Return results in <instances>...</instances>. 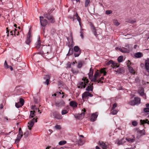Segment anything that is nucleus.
Here are the masks:
<instances>
[{
	"mask_svg": "<svg viewBox=\"0 0 149 149\" xmlns=\"http://www.w3.org/2000/svg\"><path fill=\"white\" fill-rule=\"evenodd\" d=\"M45 18H47L49 21V22L52 23H53L55 22L54 17L50 13H45L44 15Z\"/></svg>",
	"mask_w": 149,
	"mask_h": 149,
	"instance_id": "obj_3",
	"label": "nucleus"
},
{
	"mask_svg": "<svg viewBox=\"0 0 149 149\" xmlns=\"http://www.w3.org/2000/svg\"><path fill=\"white\" fill-rule=\"evenodd\" d=\"M35 112V110H33V111H30V114L29 116V118H32L34 117L35 116L34 113Z\"/></svg>",
	"mask_w": 149,
	"mask_h": 149,
	"instance_id": "obj_30",
	"label": "nucleus"
},
{
	"mask_svg": "<svg viewBox=\"0 0 149 149\" xmlns=\"http://www.w3.org/2000/svg\"><path fill=\"white\" fill-rule=\"evenodd\" d=\"M117 113V111L116 110H114L112 112V114L113 115L116 114Z\"/></svg>",
	"mask_w": 149,
	"mask_h": 149,
	"instance_id": "obj_56",
	"label": "nucleus"
},
{
	"mask_svg": "<svg viewBox=\"0 0 149 149\" xmlns=\"http://www.w3.org/2000/svg\"><path fill=\"white\" fill-rule=\"evenodd\" d=\"M31 34L30 30H29L27 34L26 40L25 41L26 43L28 45H29L31 41Z\"/></svg>",
	"mask_w": 149,
	"mask_h": 149,
	"instance_id": "obj_8",
	"label": "nucleus"
},
{
	"mask_svg": "<svg viewBox=\"0 0 149 149\" xmlns=\"http://www.w3.org/2000/svg\"><path fill=\"white\" fill-rule=\"evenodd\" d=\"M93 84H92L91 85L88 86L86 88V90L88 91H92L93 89Z\"/></svg>",
	"mask_w": 149,
	"mask_h": 149,
	"instance_id": "obj_24",
	"label": "nucleus"
},
{
	"mask_svg": "<svg viewBox=\"0 0 149 149\" xmlns=\"http://www.w3.org/2000/svg\"><path fill=\"white\" fill-rule=\"evenodd\" d=\"M4 67L6 69L9 68V65L7 64L6 61H5L4 63Z\"/></svg>",
	"mask_w": 149,
	"mask_h": 149,
	"instance_id": "obj_43",
	"label": "nucleus"
},
{
	"mask_svg": "<svg viewBox=\"0 0 149 149\" xmlns=\"http://www.w3.org/2000/svg\"><path fill=\"white\" fill-rule=\"evenodd\" d=\"M37 122V119H35L34 118H33L32 120L30 121L29 123H28V127L29 130H31V128L33 126L35 122Z\"/></svg>",
	"mask_w": 149,
	"mask_h": 149,
	"instance_id": "obj_9",
	"label": "nucleus"
},
{
	"mask_svg": "<svg viewBox=\"0 0 149 149\" xmlns=\"http://www.w3.org/2000/svg\"><path fill=\"white\" fill-rule=\"evenodd\" d=\"M71 71L72 73L74 74H77L79 73V70L77 69H72Z\"/></svg>",
	"mask_w": 149,
	"mask_h": 149,
	"instance_id": "obj_31",
	"label": "nucleus"
},
{
	"mask_svg": "<svg viewBox=\"0 0 149 149\" xmlns=\"http://www.w3.org/2000/svg\"><path fill=\"white\" fill-rule=\"evenodd\" d=\"M145 66L146 70L149 73V58H148L145 61Z\"/></svg>",
	"mask_w": 149,
	"mask_h": 149,
	"instance_id": "obj_17",
	"label": "nucleus"
},
{
	"mask_svg": "<svg viewBox=\"0 0 149 149\" xmlns=\"http://www.w3.org/2000/svg\"><path fill=\"white\" fill-rule=\"evenodd\" d=\"M35 106H32V109L33 110H34L35 109H36V110H37L38 111V112H40V110H39V109H37V108H35Z\"/></svg>",
	"mask_w": 149,
	"mask_h": 149,
	"instance_id": "obj_53",
	"label": "nucleus"
},
{
	"mask_svg": "<svg viewBox=\"0 0 149 149\" xmlns=\"http://www.w3.org/2000/svg\"><path fill=\"white\" fill-rule=\"evenodd\" d=\"M86 110L85 109L82 110L83 112L80 114H78V115L77 116V118L79 119H81L83 118L84 116V113L86 112Z\"/></svg>",
	"mask_w": 149,
	"mask_h": 149,
	"instance_id": "obj_16",
	"label": "nucleus"
},
{
	"mask_svg": "<svg viewBox=\"0 0 149 149\" xmlns=\"http://www.w3.org/2000/svg\"><path fill=\"white\" fill-rule=\"evenodd\" d=\"M56 106L58 107L61 108L65 106V103L63 100H61L59 102H56Z\"/></svg>",
	"mask_w": 149,
	"mask_h": 149,
	"instance_id": "obj_13",
	"label": "nucleus"
},
{
	"mask_svg": "<svg viewBox=\"0 0 149 149\" xmlns=\"http://www.w3.org/2000/svg\"><path fill=\"white\" fill-rule=\"evenodd\" d=\"M144 111L145 112H149V108H145L144 109Z\"/></svg>",
	"mask_w": 149,
	"mask_h": 149,
	"instance_id": "obj_54",
	"label": "nucleus"
},
{
	"mask_svg": "<svg viewBox=\"0 0 149 149\" xmlns=\"http://www.w3.org/2000/svg\"><path fill=\"white\" fill-rule=\"evenodd\" d=\"M123 56H119L118 58V61L119 62H121L123 60Z\"/></svg>",
	"mask_w": 149,
	"mask_h": 149,
	"instance_id": "obj_36",
	"label": "nucleus"
},
{
	"mask_svg": "<svg viewBox=\"0 0 149 149\" xmlns=\"http://www.w3.org/2000/svg\"><path fill=\"white\" fill-rule=\"evenodd\" d=\"M131 19H127L126 20V22H127L129 23V22L131 21Z\"/></svg>",
	"mask_w": 149,
	"mask_h": 149,
	"instance_id": "obj_63",
	"label": "nucleus"
},
{
	"mask_svg": "<svg viewBox=\"0 0 149 149\" xmlns=\"http://www.w3.org/2000/svg\"><path fill=\"white\" fill-rule=\"evenodd\" d=\"M73 49L74 56L75 57L79 56L81 53V50L79 47L77 46H75Z\"/></svg>",
	"mask_w": 149,
	"mask_h": 149,
	"instance_id": "obj_5",
	"label": "nucleus"
},
{
	"mask_svg": "<svg viewBox=\"0 0 149 149\" xmlns=\"http://www.w3.org/2000/svg\"><path fill=\"white\" fill-rule=\"evenodd\" d=\"M24 100L22 98H20L19 99V103L21 104V106L19 107H22L24 104Z\"/></svg>",
	"mask_w": 149,
	"mask_h": 149,
	"instance_id": "obj_35",
	"label": "nucleus"
},
{
	"mask_svg": "<svg viewBox=\"0 0 149 149\" xmlns=\"http://www.w3.org/2000/svg\"><path fill=\"white\" fill-rule=\"evenodd\" d=\"M83 82H79L77 85V87L81 89L84 88L86 87L87 84L89 82L88 79L86 77H84L82 79Z\"/></svg>",
	"mask_w": 149,
	"mask_h": 149,
	"instance_id": "obj_2",
	"label": "nucleus"
},
{
	"mask_svg": "<svg viewBox=\"0 0 149 149\" xmlns=\"http://www.w3.org/2000/svg\"><path fill=\"white\" fill-rule=\"evenodd\" d=\"M116 49H118L121 52L124 53H128L129 52V49H127V48L123 47L121 48H118L116 47Z\"/></svg>",
	"mask_w": 149,
	"mask_h": 149,
	"instance_id": "obj_14",
	"label": "nucleus"
},
{
	"mask_svg": "<svg viewBox=\"0 0 149 149\" xmlns=\"http://www.w3.org/2000/svg\"><path fill=\"white\" fill-rule=\"evenodd\" d=\"M110 64H112L111 66L112 68H116L119 67V66L118 65L117 63L115 62L112 60L109 61L107 63V65H110Z\"/></svg>",
	"mask_w": 149,
	"mask_h": 149,
	"instance_id": "obj_6",
	"label": "nucleus"
},
{
	"mask_svg": "<svg viewBox=\"0 0 149 149\" xmlns=\"http://www.w3.org/2000/svg\"><path fill=\"white\" fill-rule=\"evenodd\" d=\"M140 124L141 125H143L145 123H148L149 125V121L148 119H146V120H140Z\"/></svg>",
	"mask_w": 149,
	"mask_h": 149,
	"instance_id": "obj_26",
	"label": "nucleus"
},
{
	"mask_svg": "<svg viewBox=\"0 0 149 149\" xmlns=\"http://www.w3.org/2000/svg\"><path fill=\"white\" fill-rule=\"evenodd\" d=\"M136 21L135 20H132V19L131 20V21L129 22V23L131 24H133L135 23L136 22Z\"/></svg>",
	"mask_w": 149,
	"mask_h": 149,
	"instance_id": "obj_60",
	"label": "nucleus"
},
{
	"mask_svg": "<svg viewBox=\"0 0 149 149\" xmlns=\"http://www.w3.org/2000/svg\"><path fill=\"white\" fill-rule=\"evenodd\" d=\"M29 134V132L27 130L24 133V135L25 138H27Z\"/></svg>",
	"mask_w": 149,
	"mask_h": 149,
	"instance_id": "obj_34",
	"label": "nucleus"
},
{
	"mask_svg": "<svg viewBox=\"0 0 149 149\" xmlns=\"http://www.w3.org/2000/svg\"><path fill=\"white\" fill-rule=\"evenodd\" d=\"M40 18L41 25L43 26H45L47 23V21L45 19H44V17L42 16H40Z\"/></svg>",
	"mask_w": 149,
	"mask_h": 149,
	"instance_id": "obj_7",
	"label": "nucleus"
},
{
	"mask_svg": "<svg viewBox=\"0 0 149 149\" xmlns=\"http://www.w3.org/2000/svg\"><path fill=\"white\" fill-rule=\"evenodd\" d=\"M145 133V131L143 130H141L139 131V133L141 134H144Z\"/></svg>",
	"mask_w": 149,
	"mask_h": 149,
	"instance_id": "obj_59",
	"label": "nucleus"
},
{
	"mask_svg": "<svg viewBox=\"0 0 149 149\" xmlns=\"http://www.w3.org/2000/svg\"><path fill=\"white\" fill-rule=\"evenodd\" d=\"M20 134L23 135V132L21 128L19 129V133Z\"/></svg>",
	"mask_w": 149,
	"mask_h": 149,
	"instance_id": "obj_58",
	"label": "nucleus"
},
{
	"mask_svg": "<svg viewBox=\"0 0 149 149\" xmlns=\"http://www.w3.org/2000/svg\"><path fill=\"white\" fill-rule=\"evenodd\" d=\"M132 125L134 126H136L137 125V123L136 121H133L132 122Z\"/></svg>",
	"mask_w": 149,
	"mask_h": 149,
	"instance_id": "obj_52",
	"label": "nucleus"
},
{
	"mask_svg": "<svg viewBox=\"0 0 149 149\" xmlns=\"http://www.w3.org/2000/svg\"><path fill=\"white\" fill-rule=\"evenodd\" d=\"M53 115L54 118H57L58 119H61L62 118L61 115L57 112H54L53 113Z\"/></svg>",
	"mask_w": 149,
	"mask_h": 149,
	"instance_id": "obj_19",
	"label": "nucleus"
},
{
	"mask_svg": "<svg viewBox=\"0 0 149 149\" xmlns=\"http://www.w3.org/2000/svg\"><path fill=\"white\" fill-rule=\"evenodd\" d=\"M54 128L57 130H61V127L60 125H56L54 126Z\"/></svg>",
	"mask_w": 149,
	"mask_h": 149,
	"instance_id": "obj_48",
	"label": "nucleus"
},
{
	"mask_svg": "<svg viewBox=\"0 0 149 149\" xmlns=\"http://www.w3.org/2000/svg\"><path fill=\"white\" fill-rule=\"evenodd\" d=\"M125 141L124 140V139H122L120 140H119L118 142V144L119 145H121L124 143L125 142Z\"/></svg>",
	"mask_w": 149,
	"mask_h": 149,
	"instance_id": "obj_33",
	"label": "nucleus"
},
{
	"mask_svg": "<svg viewBox=\"0 0 149 149\" xmlns=\"http://www.w3.org/2000/svg\"><path fill=\"white\" fill-rule=\"evenodd\" d=\"M77 137L75 136L73 137V139L74 141L77 143L79 145L81 146L83 144L82 139L80 138L77 139Z\"/></svg>",
	"mask_w": 149,
	"mask_h": 149,
	"instance_id": "obj_10",
	"label": "nucleus"
},
{
	"mask_svg": "<svg viewBox=\"0 0 149 149\" xmlns=\"http://www.w3.org/2000/svg\"><path fill=\"white\" fill-rule=\"evenodd\" d=\"M93 96V95L91 94L89 92L86 91L82 94V98L83 99L86 98L88 96L91 97Z\"/></svg>",
	"mask_w": 149,
	"mask_h": 149,
	"instance_id": "obj_12",
	"label": "nucleus"
},
{
	"mask_svg": "<svg viewBox=\"0 0 149 149\" xmlns=\"http://www.w3.org/2000/svg\"><path fill=\"white\" fill-rule=\"evenodd\" d=\"M37 46L36 47L38 48L39 50H41L40 53L42 54H45V56L48 59H51L53 58L52 56H49L47 54L49 53L51 51V47L49 45L48 46L43 45L42 46L40 45V37L38 36V40L36 42Z\"/></svg>",
	"mask_w": 149,
	"mask_h": 149,
	"instance_id": "obj_1",
	"label": "nucleus"
},
{
	"mask_svg": "<svg viewBox=\"0 0 149 149\" xmlns=\"http://www.w3.org/2000/svg\"><path fill=\"white\" fill-rule=\"evenodd\" d=\"M143 54L140 52L136 53L134 54L135 57L136 58H140L143 56Z\"/></svg>",
	"mask_w": 149,
	"mask_h": 149,
	"instance_id": "obj_23",
	"label": "nucleus"
},
{
	"mask_svg": "<svg viewBox=\"0 0 149 149\" xmlns=\"http://www.w3.org/2000/svg\"><path fill=\"white\" fill-rule=\"evenodd\" d=\"M75 15L74 14L73 16L69 15L68 16V17L71 19H72L73 21H74L75 19Z\"/></svg>",
	"mask_w": 149,
	"mask_h": 149,
	"instance_id": "obj_40",
	"label": "nucleus"
},
{
	"mask_svg": "<svg viewBox=\"0 0 149 149\" xmlns=\"http://www.w3.org/2000/svg\"><path fill=\"white\" fill-rule=\"evenodd\" d=\"M99 143L103 149H106V146L105 144L102 141H99Z\"/></svg>",
	"mask_w": 149,
	"mask_h": 149,
	"instance_id": "obj_28",
	"label": "nucleus"
},
{
	"mask_svg": "<svg viewBox=\"0 0 149 149\" xmlns=\"http://www.w3.org/2000/svg\"><path fill=\"white\" fill-rule=\"evenodd\" d=\"M116 72H117L119 74H121L123 72V68H120L117 69Z\"/></svg>",
	"mask_w": 149,
	"mask_h": 149,
	"instance_id": "obj_32",
	"label": "nucleus"
},
{
	"mask_svg": "<svg viewBox=\"0 0 149 149\" xmlns=\"http://www.w3.org/2000/svg\"><path fill=\"white\" fill-rule=\"evenodd\" d=\"M112 12L111 10H107L106 11V14L108 15L111 13Z\"/></svg>",
	"mask_w": 149,
	"mask_h": 149,
	"instance_id": "obj_51",
	"label": "nucleus"
},
{
	"mask_svg": "<svg viewBox=\"0 0 149 149\" xmlns=\"http://www.w3.org/2000/svg\"><path fill=\"white\" fill-rule=\"evenodd\" d=\"M128 68L130 72H131L132 73H134V70L133 68L130 66V65H128Z\"/></svg>",
	"mask_w": 149,
	"mask_h": 149,
	"instance_id": "obj_29",
	"label": "nucleus"
},
{
	"mask_svg": "<svg viewBox=\"0 0 149 149\" xmlns=\"http://www.w3.org/2000/svg\"><path fill=\"white\" fill-rule=\"evenodd\" d=\"M133 138H131L130 137H127L125 138V140L129 143H133L135 141V137L134 135H132Z\"/></svg>",
	"mask_w": 149,
	"mask_h": 149,
	"instance_id": "obj_20",
	"label": "nucleus"
},
{
	"mask_svg": "<svg viewBox=\"0 0 149 149\" xmlns=\"http://www.w3.org/2000/svg\"><path fill=\"white\" fill-rule=\"evenodd\" d=\"M66 143V141H60L59 142L58 144L60 145H63Z\"/></svg>",
	"mask_w": 149,
	"mask_h": 149,
	"instance_id": "obj_39",
	"label": "nucleus"
},
{
	"mask_svg": "<svg viewBox=\"0 0 149 149\" xmlns=\"http://www.w3.org/2000/svg\"><path fill=\"white\" fill-rule=\"evenodd\" d=\"M77 103L74 101H71L70 103V105L72 107H75L77 106Z\"/></svg>",
	"mask_w": 149,
	"mask_h": 149,
	"instance_id": "obj_22",
	"label": "nucleus"
},
{
	"mask_svg": "<svg viewBox=\"0 0 149 149\" xmlns=\"http://www.w3.org/2000/svg\"><path fill=\"white\" fill-rule=\"evenodd\" d=\"M90 2V0H85V6L86 7H87Z\"/></svg>",
	"mask_w": 149,
	"mask_h": 149,
	"instance_id": "obj_37",
	"label": "nucleus"
},
{
	"mask_svg": "<svg viewBox=\"0 0 149 149\" xmlns=\"http://www.w3.org/2000/svg\"><path fill=\"white\" fill-rule=\"evenodd\" d=\"M104 79V78L103 77H101L100 79L99 80H97V81L96 82H97L98 83H99L100 82L101 83H103V81H102Z\"/></svg>",
	"mask_w": 149,
	"mask_h": 149,
	"instance_id": "obj_42",
	"label": "nucleus"
},
{
	"mask_svg": "<svg viewBox=\"0 0 149 149\" xmlns=\"http://www.w3.org/2000/svg\"><path fill=\"white\" fill-rule=\"evenodd\" d=\"M75 17H77V19L79 22L81 21V19L80 17H79V16H78L77 13H76V14Z\"/></svg>",
	"mask_w": 149,
	"mask_h": 149,
	"instance_id": "obj_46",
	"label": "nucleus"
},
{
	"mask_svg": "<svg viewBox=\"0 0 149 149\" xmlns=\"http://www.w3.org/2000/svg\"><path fill=\"white\" fill-rule=\"evenodd\" d=\"M101 73H104L105 72V71L104 70V69H102L101 70Z\"/></svg>",
	"mask_w": 149,
	"mask_h": 149,
	"instance_id": "obj_62",
	"label": "nucleus"
},
{
	"mask_svg": "<svg viewBox=\"0 0 149 149\" xmlns=\"http://www.w3.org/2000/svg\"><path fill=\"white\" fill-rule=\"evenodd\" d=\"M93 69H92V68H91L90 69V72L89 73H88L89 78V79L91 80H92L93 79Z\"/></svg>",
	"mask_w": 149,
	"mask_h": 149,
	"instance_id": "obj_21",
	"label": "nucleus"
},
{
	"mask_svg": "<svg viewBox=\"0 0 149 149\" xmlns=\"http://www.w3.org/2000/svg\"><path fill=\"white\" fill-rule=\"evenodd\" d=\"M21 138H20V137H19L17 136V139L15 140V143H18Z\"/></svg>",
	"mask_w": 149,
	"mask_h": 149,
	"instance_id": "obj_50",
	"label": "nucleus"
},
{
	"mask_svg": "<svg viewBox=\"0 0 149 149\" xmlns=\"http://www.w3.org/2000/svg\"><path fill=\"white\" fill-rule=\"evenodd\" d=\"M140 98L138 97H135L133 100H130L128 103L131 105H135L136 104H139L140 103Z\"/></svg>",
	"mask_w": 149,
	"mask_h": 149,
	"instance_id": "obj_4",
	"label": "nucleus"
},
{
	"mask_svg": "<svg viewBox=\"0 0 149 149\" xmlns=\"http://www.w3.org/2000/svg\"><path fill=\"white\" fill-rule=\"evenodd\" d=\"M117 106V104L116 103H114L113 106V107H112V109L113 110Z\"/></svg>",
	"mask_w": 149,
	"mask_h": 149,
	"instance_id": "obj_57",
	"label": "nucleus"
},
{
	"mask_svg": "<svg viewBox=\"0 0 149 149\" xmlns=\"http://www.w3.org/2000/svg\"><path fill=\"white\" fill-rule=\"evenodd\" d=\"M73 54H74V52L73 48H69L68 52L67 54V56H70Z\"/></svg>",
	"mask_w": 149,
	"mask_h": 149,
	"instance_id": "obj_25",
	"label": "nucleus"
},
{
	"mask_svg": "<svg viewBox=\"0 0 149 149\" xmlns=\"http://www.w3.org/2000/svg\"><path fill=\"white\" fill-rule=\"evenodd\" d=\"M68 112L66 110H64L62 111H61V114L62 115H64L68 113Z\"/></svg>",
	"mask_w": 149,
	"mask_h": 149,
	"instance_id": "obj_49",
	"label": "nucleus"
},
{
	"mask_svg": "<svg viewBox=\"0 0 149 149\" xmlns=\"http://www.w3.org/2000/svg\"><path fill=\"white\" fill-rule=\"evenodd\" d=\"M6 33H8L7 34V36H9V34L8 33L9 32V31L8 30V28L7 27L6 28Z\"/></svg>",
	"mask_w": 149,
	"mask_h": 149,
	"instance_id": "obj_61",
	"label": "nucleus"
},
{
	"mask_svg": "<svg viewBox=\"0 0 149 149\" xmlns=\"http://www.w3.org/2000/svg\"><path fill=\"white\" fill-rule=\"evenodd\" d=\"M139 93L140 94V95L141 96H143L145 95V93H144V90L143 88H141L139 89Z\"/></svg>",
	"mask_w": 149,
	"mask_h": 149,
	"instance_id": "obj_27",
	"label": "nucleus"
},
{
	"mask_svg": "<svg viewBox=\"0 0 149 149\" xmlns=\"http://www.w3.org/2000/svg\"><path fill=\"white\" fill-rule=\"evenodd\" d=\"M84 29H81V31L80 32V33L81 34H80V36L82 38H83V33L82 31H83Z\"/></svg>",
	"mask_w": 149,
	"mask_h": 149,
	"instance_id": "obj_55",
	"label": "nucleus"
},
{
	"mask_svg": "<svg viewBox=\"0 0 149 149\" xmlns=\"http://www.w3.org/2000/svg\"><path fill=\"white\" fill-rule=\"evenodd\" d=\"M113 22L114 24L117 26H118L120 24V23L117 20H114Z\"/></svg>",
	"mask_w": 149,
	"mask_h": 149,
	"instance_id": "obj_38",
	"label": "nucleus"
},
{
	"mask_svg": "<svg viewBox=\"0 0 149 149\" xmlns=\"http://www.w3.org/2000/svg\"><path fill=\"white\" fill-rule=\"evenodd\" d=\"M44 79H46V80L43 83L45 84H46L47 85H48L50 79L49 75H45L44 77Z\"/></svg>",
	"mask_w": 149,
	"mask_h": 149,
	"instance_id": "obj_18",
	"label": "nucleus"
},
{
	"mask_svg": "<svg viewBox=\"0 0 149 149\" xmlns=\"http://www.w3.org/2000/svg\"><path fill=\"white\" fill-rule=\"evenodd\" d=\"M68 68H70L71 67V64H70V63H68V64L67 65Z\"/></svg>",
	"mask_w": 149,
	"mask_h": 149,
	"instance_id": "obj_64",
	"label": "nucleus"
},
{
	"mask_svg": "<svg viewBox=\"0 0 149 149\" xmlns=\"http://www.w3.org/2000/svg\"><path fill=\"white\" fill-rule=\"evenodd\" d=\"M125 47H126V48H127V49H129V51H130V50L132 49V47L130 45H126Z\"/></svg>",
	"mask_w": 149,
	"mask_h": 149,
	"instance_id": "obj_41",
	"label": "nucleus"
},
{
	"mask_svg": "<svg viewBox=\"0 0 149 149\" xmlns=\"http://www.w3.org/2000/svg\"><path fill=\"white\" fill-rule=\"evenodd\" d=\"M82 65L83 64L82 62H80L78 63L77 66V68H81L82 67Z\"/></svg>",
	"mask_w": 149,
	"mask_h": 149,
	"instance_id": "obj_45",
	"label": "nucleus"
},
{
	"mask_svg": "<svg viewBox=\"0 0 149 149\" xmlns=\"http://www.w3.org/2000/svg\"><path fill=\"white\" fill-rule=\"evenodd\" d=\"M100 76V73L96 71L95 72V74L93 77L92 80H91V81L94 82H96L97 81V78L99 77Z\"/></svg>",
	"mask_w": 149,
	"mask_h": 149,
	"instance_id": "obj_15",
	"label": "nucleus"
},
{
	"mask_svg": "<svg viewBox=\"0 0 149 149\" xmlns=\"http://www.w3.org/2000/svg\"><path fill=\"white\" fill-rule=\"evenodd\" d=\"M98 116V113L97 112H95L93 113L91 116V117L90 119L91 121L92 122H94L96 120Z\"/></svg>",
	"mask_w": 149,
	"mask_h": 149,
	"instance_id": "obj_11",
	"label": "nucleus"
},
{
	"mask_svg": "<svg viewBox=\"0 0 149 149\" xmlns=\"http://www.w3.org/2000/svg\"><path fill=\"white\" fill-rule=\"evenodd\" d=\"M15 107H17V108L21 107H19L20 106H21V104L19 103V102H18L17 103L16 102L15 104Z\"/></svg>",
	"mask_w": 149,
	"mask_h": 149,
	"instance_id": "obj_47",
	"label": "nucleus"
},
{
	"mask_svg": "<svg viewBox=\"0 0 149 149\" xmlns=\"http://www.w3.org/2000/svg\"><path fill=\"white\" fill-rule=\"evenodd\" d=\"M93 26V27L94 28L93 30V32H94V35L97 37V34H96V29H95V28L93 26V25H92L91 26Z\"/></svg>",
	"mask_w": 149,
	"mask_h": 149,
	"instance_id": "obj_44",
	"label": "nucleus"
}]
</instances>
